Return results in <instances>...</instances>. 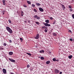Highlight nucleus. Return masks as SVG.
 Listing matches in <instances>:
<instances>
[{"label": "nucleus", "instance_id": "c9c22d12", "mask_svg": "<svg viewBox=\"0 0 74 74\" xmlns=\"http://www.w3.org/2000/svg\"><path fill=\"white\" fill-rule=\"evenodd\" d=\"M9 41L10 43H11L12 42V41L11 40H9Z\"/></svg>", "mask_w": 74, "mask_h": 74}, {"label": "nucleus", "instance_id": "09e8293b", "mask_svg": "<svg viewBox=\"0 0 74 74\" xmlns=\"http://www.w3.org/2000/svg\"><path fill=\"white\" fill-rule=\"evenodd\" d=\"M11 74H14L13 73H11Z\"/></svg>", "mask_w": 74, "mask_h": 74}, {"label": "nucleus", "instance_id": "f03ea898", "mask_svg": "<svg viewBox=\"0 0 74 74\" xmlns=\"http://www.w3.org/2000/svg\"><path fill=\"white\" fill-rule=\"evenodd\" d=\"M34 18L35 19L36 18L38 20L40 19V16H38L37 15H35L34 16Z\"/></svg>", "mask_w": 74, "mask_h": 74}, {"label": "nucleus", "instance_id": "7c9ffc66", "mask_svg": "<svg viewBox=\"0 0 74 74\" xmlns=\"http://www.w3.org/2000/svg\"><path fill=\"white\" fill-rule=\"evenodd\" d=\"M27 68H29V67H30V65L29 64L27 65Z\"/></svg>", "mask_w": 74, "mask_h": 74}, {"label": "nucleus", "instance_id": "4c0bfd02", "mask_svg": "<svg viewBox=\"0 0 74 74\" xmlns=\"http://www.w3.org/2000/svg\"><path fill=\"white\" fill-rule=\"evenodd\" d=\"M45 26H44V27H42V29H45Z\"/></svg>", "mask_w": 74, "mask_h": 74}, {"label": "nucleus", "instance_id": "a19ab883", "mask_svg": "<svg viewBox=\"0 0 74 74\" xmlns=\"http://www.w3.org/2000/svg\"><path fill=\"white\" fill-rule=\"evenodd\" d=\"M21 14H24V13L23 12V11H21Z\"/></svg>", "mask_w": 74, "mask_h": 74}, {"label": "nucleus", "instance_id": "4468645a", "mask_svg": "<svg viewBox=\"0 0 74 74\" xmlns=\"http://www.w3.org/2000/svg\"><path fill=\"white\" fill-rule=\"evenodd\" d=\"M45 22L46 23H49V20H46L45 21Z\"/></svg>", "mask_w": 74, "mask_h": 74}, {"label": "nucleus", "instance_id": "f8f14e48", "mask_svg": "<svg viewBox=\"0 0 74 74\" xmlns=\"http://www.w3.org/2000/svg\"><path fill=\"white\" fill-rule=\"evenodd\" d=\"M52 34L53 36H57V34L53 32L52 33Z\"/></svg>", "mask_w": 74, "mask_h": 74}, {"label": "nucleus", "instance_id": "6ab92c4d", "mask_svg": "<svg viewBox=\"0 0 74 74\" xmlns=\"http://www.w3.org/2000/svg\"><path fill=\"white\" fill-rule=\"evenodd\" d=\"M26 54L27 55H29V56H31L32 55V54L30 53H27Z\"/></svg>", "mask_w": 74, "mask_h": 74}, {"label": "nucleus", "instance_id": "473e14b6", "mask_svg": "<svg viewBox=\"0 0 74 74\" xmlns=\"http://www.w3.org/2000/svg\"><path fill=\"white\" fill-rule=\"evenodd\" d=\"M69 40L71 41H73V39L71 38H70V39H69Z\"/></svg>", "mask_w": 74, "mask_h": 74}, {"label": "nucleus", "instance_id": "f257e3e1", "mask_svg": "<svg viewBox=\"0 0 74 74\" xmlns=\"http://www.w3.org/2000/svg\"><path fill=\"white\" fill-rule=\"evenodd\" d=\"M6 29L7 31L10 33V34L12 33V30L11 29V28L8 27H6Z\"/></svg>", "mask_w": 74, "mask_h": 74}, {"label": "nucleus", "instance_id": "9d476101", "mask_svg": "<svg viewBox=\"0 0 74 74\" xmlns=\"http://www.w3.org/2000/svg\"><path fill=\"white\" fill-rule=\"evenodd\" d=\"M62 8L63 10H65V7L63 5H62Z\"/></svg>", "mask_w": 74, "mask_h": 74}, {"label": "nucleus", "instance_id": "412c9836", "mask_svg": "<svg viewBox=\"0 0 74 74\" xmlns=\"http://www.w3.org/2000/svg\"><path fill=\"white\" fill-rule=\"evenodd\" d=\"M40 59H42V60H44V58L43 57H41L40 58Z\"/></svg>", "mask_w": 74, "mask_h": 74}, {"label": "nucleus", "instance_id": "a18cd8bd", "mask_svg": "<svg viewBox=\"0 0 74 74\" xmlns=\"http://www.w3.org/2000/svg\"><path fill=\"white\" fill-rule=\"evenodd\" d=\"M59 60H56V62H58Z\"/></svg>", "mask_w": 74, "mask_h": 74}, {"label": "nucleus", "instance_id": "72a5a7b5", "mask_svg": "<svg viewBox=\"0 0 74 74\" xmlns=\"http://www.w3.org/2000/svg\"><path fill=\"white\" fill-rule=\"evenodd\" d=\"M50 19H51V20H53V18L52 17H51L50 18Z\"/></svg>", "mask_w": 74, "mask_h": 74}, {"label": "nucleus", "instance_id": "79ce46f5", "mask_svg": "<svg viewBox=\"0 0 74 74\" xmlns=\"http://www.w3.org/2000/svg\"><path fill=\"white\" fill-rule=\"evenodd\" d=\"M72 3H73L74 2V0H72Z\"/></svg>", "mask_w": 74, "mask_h": 74}, {"label": "nucleus", "instance_id": "3c124183", "mask_svg": "<svg viewBox=\"0 0 74 74\" xmlns=\"http://www.w3.org/2000/svg\"><path fill=\"white\" fill-rule=\"evenodd\" d=\"M3 14L4 15V13H3Z\"/></svg>", "mask_w": 74, "mask_h": 74}, {"label": "nucleus", "instance_id": "39448f33", "mask_svg": "<svg viewBox=\"0 0 74 74\" xmlns=\"http://www.w3.org/2000/svg\"><path fill=\"white\" fill-rule=\"evenodd\" d=\"M44 24L45 26H51V25L48 24V23H44Z\"/></svg>", "mask_w": 74, "mask_h": 74}, {"label": "nucleus", "instance_id": "c03bdc74", "mask_svg": "<svg viewBox=\"0 0 74 74\" xmlns=\"http://www.w3.org/2000/svg\"><path fill=\"white\" fill-rule=\"evenodd\" d=\"M62 74V72H60V74Z\"/></svg>", "mask_w": 74, "mask_h": 74}, {"label": "nucleus", "instance_id": "20e7f679", "mask_svg": "<svg viewBox=\"0 0 74 74\" xmlns=\"http://www.w3.org/2000/svg\"><path fill=\"white\" fill-rule=\"evenodd\" d=\"M40 37V35H39V34H38L36 35V37H35V38L36 39H38Z\"/></svg>", "mask_w": 74, "mask_h": 74}, {"label": "nucleus", "instance_id": "dca6fc26", "mask_svg": "<svg viewBox=\"0 0 74 74\" xmlns=\"http://www.w3.org/2000/svg\"><path fill=\"white\" fill-rule=\"evenodd\" d=\"M46 63L47 64H49L50 63V61H48L46 62Z\"/></svg>", "mask_w": 74, "mask_h": 74}, {"label": "nucleus", "instance_id": "f704fd0d", "mask_svg": "<svg viewBox=\"0 0 74 74\" xmlns=\"http://www.w3.org/2000/svg\"><path fill=\"white\" fill-rule=\"evenodd\" d=\"M72 16L73 19H74V14H73V15H72Z\"/></svg>", "mask_w": 74, "mask_h": 74}, {"label": "nucleus", "instance_id": "393cba45", "mask_svg": "<svg viewBox=\"0 0 74 74\" xmlns=\"http://www.w3.org/2000/svg\"><path fill=\"white\" fill-rule=\"evenodd\" d=\"M23 6L24 7H25V8H26V7H27V6L25 4L23 5Z\"/></svg>", "mask_w": 74, "mask_h": 74}, {"label": "nucleus", "instance_id": "cd10ccee", "mask_svg": "<svg viewBox=\"0 0 74 74\" xmlns=\"http://www.w3.org/2000/svg\"><path fill=\"white\" fill-rule=\"evenodd\" d=\"M8 21L10 23H11V20L9 19Z\"/></svg>", "mask_w": 74, "mask_h": 74}, {"label": "nucleus", "instance_id": "4be33fe9", "mask_svg": "<svg viewBox=\"0 0 74 74\" xmlns=\"http://www.w3.org/2000/svg\"><path fill=\"white\" fill-rule=\"evenodd\" d=\"M32 6L33 7H36V5H35L34 4H32Z\"/></svg>", "mask_w": 74, "mask_h": 74}, {"label": "nucleus", "instance_id": "58836bf2", "mask_svg": "<svg viewBox=\"0 0 74 74\" xmlns=\"http://www.w3.org/2000/svg\"><path fill=\"white\" fill-rule=\"evenodd\" d=\"M45 29H48V27H45Z\"/></svg>", "mask_w": 74, "mask_h": 74}, {"label": "nucleus", "instance_id": "603ef678", "mask_svg": "<svg viewBox=\"0 0 74 74\" xmlns=\"http://www.w3.org/2000/svg\"><path fill=\"white\" fill-rule=\"evenodd\" d=\"M52 30H53V29H51Z\"/></svg>", "mask_w": 74, "mask_h": 74}, {"label": "nucleus", "instance_id": "2eb2a0df", "mask_svg": "<svg viewBox=\"0 0 74 74\" xmlns=\"http://www.w3.org/2000/svg\"><path fill=\"white\" fill-rule=\"evenodd\" d=\"M40 53H44V51L43 50H42L39 51Z\"/></svg>", "mask_w": 74, "mask_h": 74}, {"label": "nucleus", "instance_id": "423d86ee", "mask_svg": "<svg viewBox=\"0 0 74 74\" xmlns=\"http://www.w3.org/2000/svg\"><path fill=\"white\" fill-rule=\"evenodd\" d=\"M39 11L41 12H44V9H43L41 8H39Z\"/></svg>", "mask_w": 74, "mask_h": 74}, {"label": "nucleus", "instance_id": "c85d7f7f", "mask_svg": "<svg viewBox=\"0 0 74 74\" xmlns=\"http://www.w3.org/2000/svg\"><path fill=\"white\" fill-rule=\"evenodd\" d=\"M69 8H71V9L72 8V6H71V5H70L69 7Z\"/></svg>", "mask_w": 74, "mask_h": 74}, {"label": "nucleus", "instance_id": "37998d69", "mask_svg": "<svg viewBox=\"0 0 74 74\" xmlns=\"http://www.w3.org/2000/svg\"><path fill=\"white\" fill-rule=\"evenodd\" d=\"M21 16H23V14H21Z\"/></svg>", "mask_w": 74, "mask_h": 74}, {"label": "nucleus", "instance_id": "a211bd4d", "mask_svg": "<svg viewBox=\"0 0 74 74\" xmlns=\"http://www.w3.org/2000/svg\"><path fill=\"white\" fill-rule=\"evenodd\" d=\"M27 2L28 3V4H31V2L27 1Z\"/></svg>", "mask_w": 74, "mask_h": 74}, {"label": "nucleus", "instance_id": "e433bc0d", "mask_svg": "<svg viewBox=\"0 0 74 74\" xmlns=\"http://www.w3.org/2000/svg\"><path fill=\"white\" fill-rule=\"evenodd\" d=\"M69 32H70V33H72V32H71V30H69Z\"/></svg>", "mask_w": 74, "mask_h": 74}, {"label": "nucleus", "instance_id": "de8ad7c7", "mask_svg": "<svg viewBox=\"0 0 74 74\" xmlns=\"http://www.w3.org/2000/svg\"><path fill=\"white\" fill-rule=\"evenodd\" d=\"M73 42H74V39L73 40Z\"/></svg>", "mask_w": 74, "mask_h": 74}, {"label": "nucleus", "instance_id": "7ed1b4c3", "mask_svg": "<svg viewBox=\"0 0 74 74\" xmlns=\"http://www.w3.org/2000/svg\"><path fill=\"white\" fill-rule=\"evenodd\" d=\"M59 71L58 69H56L54 71V73L56 74H58L59 73Z\"/></svg>", "mask_w": 74, "mask_h": 74}, {"label": "nucleus", "instance_id": "b1692460", "mask_svg": "<svg viewBox=\"0 0 74 74\" xmlns=\"http://www.w3.org/2000/svg\"><path fill=\"white\" fill-rule=\"evenodd\" d=\"M53 62H56V59L54 58L53 59Z\"/></svg>", "mask_w": 74, "mask_h": 74}, {"label": "nucleus", "instance_id": "8fccbe9b", "mask_svg": "<svg viewBox=\"0 0 74 74\" xmlns=\"http://www.w3.org/2000/svg\"><path fill=\"white\" fill-rule=\"evenodd\" d=\"M31 71H33V69H31Z\"/></svg>", "mask_w": 74, "mask_h": 74}, {"label": "nucleus", "instance_id": "bb28decb", "mask_svg": "<svg viewBox=\"0 0 74 74\" xmlns=\"http://www.w3.org/2000/svg\"><path fill=\"white\" fill-rule=\"evenodd\" d=\"M20 39L21 42H22V41H23V39H22V38H20Z\"/></svg>", "mask_w": 74, "mask_h": 74}, {"label": "nucleus", "instance_id": "9b49d317", "mask_svg": "<svg viewBox=\"0 0 74 74\" xmlns=\"http://www.w3.org/2000/svg\"><path fill=\"white\" fill-rule=\"evenodd\" d=\"M9 54L10 55H13V52H10L9 53Z\"/></svg>", "mask_w": 74, "mask_h": 74}, {"label": "nucleus", "instance_id": "1a4fd4ad", "mask_svg": "<svg viewBox=\"0 0 74 74\" xmlns=\"http://www.w3.org/2000/svg\"><path fill=\"white\" fill-rule=\"evenodd\" d=\"M2 2L3 3V5H5V0H3L2 1Z\"/></svg>", "mask_w": 74, "mask_h": 74}, {"label": "nucleus", "instance_id": "f3484780", "mask_svg": "<svg viewBox=\"0 0 74 74\" xmlns=\"http://www.w3.org/2000/svg\"><path fill=\"white\" fill-rule=\"evenodd\" d=\"M36 5H37V6H40V5H41V4H40L37 3H36Z\"/></svg>", "mask_w": 74, "mask_h": 74}, {"label": "nucleus", "instance_id": "5701e85b", "mask_svg": "<svg viewBox=\"0 0 74 74\" xmlns=\"http://www.w3.org/2000/svg\"><path fill=\"white\" fill-rule=\"evenodd\" d=\"M34 11L35 12H37V10H36V9H34Z\"/></svg>", "mask_w": 74, "mask_h": 74}, {"label": "nucleus", "instance_id": "c756f323", "mask_svg": "<svg viewBox=\"0 0 74 74\" xmlns=\"http://www.w3.org/2000/svg\"><path fill=\"white\" fill-rule=\"evenodd\" d=\"M3 45L4 46H6V45H7V44L5 43H3Z\"/></svg>", "mask_w": 74, "mask_h": 74}, {"label": "nucleus", "instance_id": "0eeeda50", "mask_svg": "<svg viewBox=\"0 0 74 74\" xmlns=\"http://www.w3.org/2000/svg\"><path fill=\"white\" fill-rule=\"evenodd\" d=\"M9 60L11 62H15V60L11 58H9Z\"/></svg>", "mask_w": 74, "mask_h": 74}, {"label": "nucleus", "instance_id": "6e6552de", "mask_svg": "<svg viewBox=\"0 0 74 74\" xmlns=\"http://www.w3.org/2000/svg\"><path fill=\"white\" fill-rule=\"evenodd\" d=\"M3 72L4 74H5L7 73V71L5 69H3Z\"/></svg>", "mask_w": 74, "mask_h": 74}, {"label": "nucleus", "instance_id": "2f4dec72", "mask_svg": "<svg viewBox=\"0 0 74 74\" xmlns=\"http://www.w3.org/2000/svg\"><path fill=\"white\" fill-rule=\"evenodd\" d=\"M45 32H48V30H47V29H45Z\"/></svg>", "mask_w": 74, "mask_h": 74}, {"label": "nucleus", "instance_id": "49530a36", "mask_svg": "<svg viewBox=\"0 0 74 74\" xmlns=\"http://www.w3.org/2000/svg\"><path fill=\"white\" fill-rule=\"evenodd\" d=\"M27 22V21H24L25 23H26Z\"/></svg>", "mask_w": 74, "mask_h": 74}, {"label": "nucleus", "instance_id": "ddd939ff", "mask_svg": "<svg viewBox=\"0 0 74 74\" xmlns=\"http://www.w3.org/2000/svg\"><path fill=\"white\" fill-rule=\"evenodd\" d=\"M72 57H73V56H72L71 55L69 56H68V58H69V59H71V58H72Z\"/></svg>", "mask_w": 74, "mask_h": 74}, {"label": "nucleus", "instance_id": "ea45409f", "mask_svg": "<svg viewBox=\"0 0 74 74\" xmlns=\"http://www.w3.org/2000/svg\"><path fill=\"white\" fill-rule=\"evenodd\" d=\"M70 10L71 11H73V10L72 9H70Z\"/></svg>", "mask_w": 74, "mask_h": 74}, {"label": "nucleus", "instance_id": "aec40b11", "mask_svg": "<svg viewBox=\"0 0 74 74\" xmlns=\"http://www.w3.org/2000/svg\"><path fill=\"white\" fill-rule=\"evenodd\" d=\"M35 23H36V24H37V25H39V22H37V21H35Z\"/></svg>", "mask_w": 74, "mask_h": 74}, {"label": "nucleus", "instance_id": "a878e982", "mask_svg": "<svg viewBox=\"0 0 74 74\" xmlns=\"http://www.w3.org/2000/svg\"><path fill=\"white\" fill-rule=\"evenodd\" d=\"M56 23V20H55L53 22V25H55V24Z\"/></svg>", "mask_w": 74, "mask_h": 74}]
</instances>
